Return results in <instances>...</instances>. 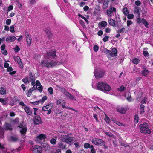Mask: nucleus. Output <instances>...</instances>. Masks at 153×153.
Masks as SVG:
<instances>
[{
    "label": "nucleus",
    "mask_w": 153,
    "mask_h": 153,
    "mask_svg": "<svg viewBox=\"0 0 153 153\" xmlns=\"http://www.w3.org/2000/svg\"><path fill=\"white\" fill-rule=\"evenodd\" d=\"M11 139L12 141H15L17 140L18 139L16 137L12 136L11 137Z\"/></svg>",
    "instance_id": "nucleus-62"
},
{
    "label": "nucleus",
    "mask_w": 153,
    "mask_h": 153,
    "mask_svg": "<svg viewBox=\"0 0 153 153\" xmlns=\"http://www.w3.org/2000/svg\"><path fill=\"white\" fill-rule=\"evenodd\" d=\"M24 109L25 110V111L29 115H30L32 113V112L30 110L29 107L26 106H25V107L24 108Z\"/></svg>",
    "instance_id": "nucleus-24"
},
{
    "label": "nucleus",
    "mask_w": 153,
    "mask_h": 153,
    "mask_svg": "<svg viewBox=\"0 0 153 153\" xmlns=\"http://www.w3.org/2000/svg\"><path fill=\"white\" fill-rule=\"evenodd\" d=\"M125 29V28L124 27H123L120 30H118L117 31V33L118 34H120L122 33L123 30H124Z\"/></svg>",
    "instance_id": "nucleus-56"
},
{
    "label": "nucleus",
    "mask_w": 153,
    "mask_h": 153,
    "mask_svg": "<svg viewBox=\"0 0 153 153\" xmlns=\"http://www.w3.org/2000/svg\"><path fill=\"white\" fill-rule=\"evenodd\" d=\"M117 50L115 48L112 49L109 55H108V57L110 59L113 60L116 58L117 57Z\"/></svg>",
    "instance_id": "nucleus-8"
},
{
    "label": "nucleus",
    "mask_w": 153,
    "mask_h": 153,
    "mask_svg": "<svg viewBox=\"0 0 153 153\" xmlns=\"http://www.w3.org/2000/svg\"><path fill=\"white\" fill-rule=\"evenodd\" d=\"M33 109L34 110V114L36 115L33 118L34 123L35 124H38V116H36L38 114V109L34 108Z\"/></svg>",
    "instance_id": "nucleus-9"
},
{
    "label": "nucleus",
    "mask_w": 153,
    "mask_h": 153,
    "mask_svg": "<svg viewBox=\"0 0 153 153\" xmlns=\"http://www.w3.org/2000/svg\"><path fill=\"white\" fill-rule=\"evenodd\" d=\"M140 60L137 58L133 59L132 60V62L136 64H137L139 63Z\"/></svg>",
    "instance_id": "nucleus-39"
},
{
    "label": "nucleus",
    "mask_w": 153,
    "mask_h": 153,
    "mask_svg": "<svg viewBox=\"0 0 153 153\" xmlns=\"http://www.w3.org/2000/svg\"><path fill=\"white\" fill-rule=\"evenodd\" d=\"M134 14L137 15L138 17L140 16V13L139 11V8L136 7L134 9Z\"/></svg>",
    "instance_id": "nucleus-21"
},
{
    "label": "nucleus",
    "mask_w": 153,
    "mask_h": 153,
    "mask_svg": "<svg viewBox=\"0 0 153 153\" xmlns=\"http://www.w3.org/2000/svg\"><path fill=\"white\" fill-rule=\"evenodd\" d=\"M59 90L62 92L63 93V94L66 96V94H67L68 93V92L66 89L63 88H59Z\"/></svg>",
    "instance_id": "nucleus-29"
},
{
    "label": "nucleus",
    "mask_w": 153,
    "mask_h": 153,
    "mask_svg": "<svg viewBox=\"0 0 153 153\" xmlns=\"http://www.w3.org/2000/svg\"><path fill=\"white\" fill-rule=\"evenodd\" d=\"M105 121L107 123H109L110 121V119L107 116H105Z\"/></svg>",
    "instance_id": "nucleus-60"
},
{
    "label": "nucleus",
    "mask_w": 153,
    "mask_h": 153,
    "mask_svg": "<svg viewBox=\"0 0 153 153\" xmlns=\"http://www.w3.org/2000/svg\"><path fill=\"white\" fill-rule=\"evenodd\" d=\"M109 1L108 0H105L103 5V8L104 9H106L108 7V3Z\"/></svg>",
    "instance_id": "nucleus-27"
},
{
    "label": "nucleus",
    "mask_w": 153,
    "mask_h": 153,
    "mask_svg": "<svg viewBox=\"0 0 153 153\" xmlns=\"http://www.w3.org/2000/svg\"><path fill=\"white\" fill-rule=\"evenodd\" d=\"M53 106V104L52 103H51L45 106H43L42 108V110L44 111H48L49 110V109H51Z\"/></svg>",
    "instance_id": "nucleus-15"
},
{
    "label": "nucleus",
    "mask_w": 153,
    "mask_h": 153,
    "mask_svg": "<svg viewBox=\"0 0 153 153\" xmlns=\"http://www.w3.org/2000/svg\"><path fill=\"white\" fill-rule=\"evenodd\" d=\"M6 100H4V99L0 98V102H1V103H2L3 105H5L6 104Z\"/></svg>",
    "instance_id": "nucleus-51"
},
{
    "label": "nucleus",
    "mask_w": 153,
    "mask_h": 153,
    "mask_svg": "<svg viewBox=\"0 0 153 153\" xmlns=\"http://www.w3.org/2000/svg\"><path fill=\"white\" fill-rule=\"evenodd\" d=\"M46 138V136L44 134H39V139L41 140H44Z\"/></svg>",
    "instance_id": "nucleus-32"
},
{
    "label": "nucleus",
    "mask_w": 153,
    "mask_h": 153,
    "mask_svg": "<svg viewBox=\"0 0 153 153\" xmlns=\"http://www.w3.org/2000/svg\"><path fill=\"white\" fill-rule=\"evenodd\" d=\"M114 122L117 125H118L120 126H124V125L121 123L115 120L114 121Z\"/></svg>",
    "instance_id": "nucleus-45"
},
{
    "label": "nucleus",
    "mask_w": 153,
    "mask_h": 153,
    "mask_svg": "<svg viewBox=\"0 0 153 153\" xmlns=\"http://www.w3.org/2000/svg\"><path fill=\"white\" fill-rule=\"evenodd\" d=\"M142 22L146 27H148V25H149V24L148 22L146 19L144 18H143L142 19Z\"/></svg>",
    "instance_id": "nucleus-35"
},
{
    "label": "nucleus",
    "mask_w": 153,
    "mask_h": 153,
    "mask_svg": "<svg viewBox=\"0 0 153 153\" xmlns=\"http://www.w3.org/2000/svg\"><path fill=\"white\" fill-rule=\"evenodd\" d=\"M117 110L118 112L123 114L126 112V110L124 108L121 106H118L117 108Z\"/></svg>",
    "instance_id": "nucleus-17"
},
{
    "label": "nucleus",
    "mask_w": 153,
    "mask_h": 153,
    "mask_svg": "<svg viewBox=\"0 0 153 153\" xmlns=\"http://www.w3.org/2000/svg\"><path fill=\"white\" fill-rule=\"evenodd\" d=\"M16 39V38L14 36H9L6 38V41L7 42H10L14 41Z\"/></svg>",
    "instance_id": "nucleus-16"
},
{
    "label": "nucleus",
    "mask_w": 153,
    "mask_h": 153,
    "mask_svg": "<svg viewBox=\"0 0 153 153\" xmlns=\"http://www.w3.org/2000/svg\"><path fill=\"white\" fill-rule=\"evenodd\" d=\"M97 89L104 92H108L111 90L110 87L105 82H99L97 84Z\"/></svg>",
    "instance_id": "nucleus-1"
},
{
    "label": "nucleus",
    "mask_w": 153,
    "mask_h": 153,
    "mask_svg": "<svg viewBox=\"0 0 153 153\" xmlns=\"http://www.w3.org/2000/svg\"><path fill=\"white\" fill-rule=\"evenodd\" d=\"M56 51H51L50 52L47 53L48 56L51 58H54L56 56Z\"/></svg>",
    "instance_id": "nucleus-18"
},
{
    "label": "nucleus",
    "mask_w": 153,
    "mask_h": 153,
    "mask_svg": "<svg viewBox=\"0 0 153 153\" xmlns=\"http://www.w3.org/2000/svg\"><path fill=\"white\" fill-rule=\"evenodd\" d=\"M4 129L6 130H12V126L10 123H6L4 126Z\"/></svg>",
    "instance_id": "nucleus-19"
},
{
    "label": "nucleus",
    "mask_w": 153,
    "mask_h": 153,
    "mask_svg": "<svg viewBox=\"0 0 153 153\" xmlns=\"http://www.w3.org/2000/svg\"><path fill=\"white\" fill-rule=\"evenodd\" d=\"M10 32L12 33L15 32L14 27V25H12L10 26Z\"/></svg>",
    "instance_id": "nucleus-46"
},
{
    "label": "nucleus",
    "mask_w": 153,
    "mask_h": 153,
    "mask_svg": "<svg viewBox=\"0 0 153 153\" xmlns=\"http://www.w3.org/2000/svg\"><path fill=\"white\" fill-rule=\"evenodd\" d=\"M43 88V86L41 85V83L39 81V91L40 92H41L42 91Z\"/></svg>",
    "instance_id": "nucleus-50"
},
{
    "label": "nucleus",
    "mask_w": 153,
    "mask_h": 153,
    "mask_svg": "<svg viewBox=\"0 0 153 153\" xmlns=\"http://www.w3.org/2000/svg\"><path fill=\"white\" fill-rule=\"evenodd\" d=\"M91 141L93 143L97 145H104L105 143V141L99 138H92Z\"/></svg>",
    "instance_id": "nucleus-6"
},
{
    "label": "nucleus",
    "mask_w": 153,
    "mask_h": 153,
    "mask_svg": "<svg viewBox=\"0 0 153 153\" xmlns=\"http://www.w3.org/2000/svg\"><path fill=\"white\" fill-rule=\"evenodd\" d=\"M123 11L124 15H127L128 14L129 12L126 7L124 8L123 9Z\"/></svg>",
    "instance_id": "nucleus-36"
},
{
    "label": "nucleus",
    "mask_w": 153,
    "mask_h": 153,
    "mask_svg": "<svg viewBox=\"0 0 153 153\" xmlns=\"http://www.w3.org/2000/svg\"><path fill=\"white\" fill-rule=\"evenodd\" d=\"M84 146L85 148L87 149L90 147V144L88 143H84Z\"/></svg>",
    "instance_id": "nucleus-52"
},
{
    "label": "nucleus",
    "mask_w": 153,
    "mask_h": 153,
    "mask_svg": "<svg viewBox=\"0 0 153 153\" xmlns=\"http://www.w3.org/2000/svg\"><path fill=\"white\" fill-rule=\"evenodd\" d=\"M61 140L64 142H65L69 144L74 140L73 137H69L68 135H63L61 137Z\"/></svg>",
    "instance_id": "nucleus-5"
},
{
    "label": "nucleus",
    "mask_w": 153,
    "mask_h": 153,
    "mask_svg": "<svg viewBox=\"0 0 153 153\" xmlns=\"http://www.w3.org/2000/svg\"><path fill=\"white\" fill-rule=\"evenodd\" d=\"M132 22L131 20H128L127 21V26H129L130 25L132 24Z\"/></svg>",
    "instance_id": "nucleus-64"
},
{
    "label": "nucleus",
    "mask_w": 153,
    "mask_h": 153,
    "mask_svg": "<svg viewBox=\"0 0 153 153\" xmlns=\"http://www.w3.org/2000/svg\"><path fill=\"white\" fill-rule=\"evenodd\" d=\"M149 72V71L146 69H145L142 71V74L145 76H146Z\"/></svg>",
    "instance_id": "nucleus-31"
},
{
    "label": "nucleus",
    "mask_w": 153,
    "mask_h": 153,
    "mask_svg": "<svg viewBox=\"0 0 153 153\" xmlns=\"http://www.w3.org/2000/svg\"><path fill=\"white\" fill-rule=\"evenodd\" d=\"M116 9L114 7H112L111 6H110L108 10H107L106 13L107 15L109 17H111L112 13L113 12H115Z\"/></svg>",
    "instance_id": "nucleus-10"
},
{
    "label": "nucleus",
    "mask_w": 153,
    "mask_h": 153,
    "mask_svg": "<svg viewBox=\"0 0 153 153\" xmlns=\"http://www.w3.org/2000/svg\"><path fill=\"white\" fill-rule=\"evenodd\" d=\"M57 62L53 61L49 62L47 60H44L41 62V65L42 67H46L48 68L53 67L55 66Z\"/></svg>",
    "instance_id": "nucleus-4"
},
{
    "label": "nucleus",
    "mask_w": 153,
    "mask_h": 153,
    "mask_svg": "<svg viewBox=\"0 0 153 153\" xmlns=\"http://www.w3.org/2000/svg\"><path fill=\"white\" fill-rule=\"evenodd\" d=\"M139 127L142 133L150 134L151 133V131L148 127V125L146 122H144L143 124H140Z\"/></svg>",
    "instance_id": "nucleus-2"
},
{
    "label": "nucleus",
    "mask_w": 153,
    "mask_h": 153,
    "mask_svg": "<svg viewBox=\"0 0 153 153\" xmlns=\"http://www.w3.org/2000/svg\"><path fill=\"white\" fill-rule=\"evenodd\" d=\"M45 31L46 34L50 38L52 37V34L51 33V30L49 28L46 29Z\"/></svg>",
    "instance_id": "nucleus-26"
},
{
    "label": "nucleus",
    "mask_w": 153,
    "mask_h": 153,
    "mask_svg": "<svg viewBox=\"0 0 153 153\" xmlns=\"http://www.w3.org/2000/svg\"><path fill=\"white\" fill-rule=\"evenodd\" d=\"M135 3L136 5L138 6H140L141 4L140 1L139 0H137L135 1Z\"/></svg>",
    "instance_id": "nucleus-61"
},
{
    "label": "nucleus",
    "mask_w": 153,
    "mask_h": 153,
    "mask_svg": "<svg viewBox=\"0 0 153 153\" xmlns=\"http://www.w3.org/2000/svg\"><path fill=\"white\" fill-rule=\"evenodd\" d=\"M94 73L95 77L97 79H99L103 76L105 72L103 70L98 68L94 70Z\"/></svg>",
    "instance_id": "nucleus-3"
},
{
    "label": "nucleus",
    "mask_w": 153,
    "mask_h": 153,
    "mask_svg": "<svg viewBox=\"0 0 153 153\" xmlns=\"http://www.w3.org/2000/svg\"><path fill=\"white\" fill-rule=\"evenodd\" d=\"M6 90L5 88L1 87L0 88V94L1 95H4L6 94Z\"/></svg>",
    "instance_id": "nucleus-33"
},
{
    "label": "nucleus",
    "mask_w": 153,
    "mask_h": 153,
    "mask_svg": "<svg viewBox=\"0 0 153 153\" xmlns=\"http://www.w3.org/2000/svg\"><path fill=\"white\" fill-rule=\"evenodd\" d=\"M29 82H32L31 84L33 86H38V80H36V82H35V79L34 77L32 75V74L31 72L29 73V76L27 77Z\"/></svg>",
    "instance_id": "nucleus-7"
},
{
    "label": "nucleus",
    "mask_w": 153,
    "mask_h": 153,
    "mask_svg": "<svg viewBox=\"0 0 153 153\" xmlns=\"http://www.w3.org/2000/svg\"><path fill=\"white\" fill-rule=\"evenodd\" d=\"M48 90L49 93L50 94L52 95L53 94V90L51 87H50L48 88Z\"/></svg>",
    "instance_id": "nucleus-43"
},
{
    "label": "nucleus",
    "mask_w": 153,
    "mask_h": 153,
    "mask_svg": "<svg viewBox=\"0 0 153 153\" xmlns=\"http://www.w3.org/2000/svg\"><path fill=\"white\" fill-rule=\"evenodd\" d=\"M41 146L45 148L46 150H49L51 148L50 146L48 144H46L42 143H41Z\"/></svg>",
    "instance_id": "nucleus-20"
},
{
    "label": "nucleus",
    "mask_w": 153,
    "mask_h": 153,
    "mask_svg": "<svg viewBox=\"0 0 153 153\" xmlns=\"http://www.w3.org/2000/svg\"><path fill=\"white\" fill-rule=\"evenodd\" d=\"M37 87L36 86H33L32 88H31L29 90H26L25 92L26 94L27 95V96L28 97H30L32 94V91L36 89H37ZM38 88H37L38 89Z\"/></svg>",
    "instance_id": "nucleus-13"
},
{
    "label": "nucleus",
    "mask_w": 153,
    "mask_h": 153,
    "mask_svg": "<svg viewBox=\"0 0 153 153\" xmlns=\"http://www.w3.org/2000/svg\"><path fill=\"white\" fill-rule=\"evenodd\" d=\"M138 115L136 114L134 116V121L136 123H137L138 122Z\"/></svg>",
    "instance_id": "nucleus-44"
},
{
    "label": "nucleus",
    "mask_w": 153,
    "mask_h": 153,
    "mask_svg": "<svg viewBox=\"0 0 153 153\" xmlns=\"http://www.w3.org/2000/svg\"><path fill=\"white\" fill-rule=\"evenodd\" d=\"M4 134V129L1 127L0 126V134L2 136Z\"/></svg>",
    "instance_id": "nucleus-47"
},
{
    "label": "nucleus",
    "mask_w": 153,
    "mask_h": 153,
    "mask_svg": "<svg viewBox=\"0 0 153 153\" xmlns=\"http://www.w3.org/2000/svg\"><path fill=\"white\" fill-rule=\"evenodd\" d=\"M61 112V110L59 109H57L55 110V113L56 114H60Z\"/></svg>",
    "instance_id": "nucleus-54"
},
{
    "label": "nucleus",
    "mask_w": 153,
    "mask_h": 153,
    "mask_svg": "<svg viewBox=\"0 0 153 153\" xmlns=\"http://www.w3.org/2000/svg\"><path fill=\"white\" fill-rule=\"evenodd\" d=\"M13 69L12 67L11 66H9L7 69V71L8 72H10L13 71Z\"/></svg>",
    "instance_id": "nucleus-58"
},
{
    "label": "nucleus",
    "mask_w": 153,
    "mask_h": 153,
    "mask_svg": "<svg viewBox=\"0 0 153 153\" xmlns=\"http://www.w3.org/2000/svg\"><path fill=\"white\" fill-rule=\"evenodd\" d=\"M106 135L109 136V137H111L115 139V136L113 134H112L108 132H107L105 133Z\"/></svg>",
    "instance_id": "nucleus-38"
},
{
    "label": "nucleus",
    "mask_w": 153,
    "mask_h": 153,
    "mask_svg": "<svg viewBox=\"0 0 153 153\" xmlns=\"http://www.w3.org/2000/svg\"><path fill=\"white\" fill-rule=\"evenodd\" d=\"M108 36H105L103 38L102 40L104 42H105L108 40Z\"/></svg>",
    "instance_id": "nucleus-63"
},
{
    "label": "nucleus",
    "mask_w": 153,
    "mask_h": 153,
    "mask_svg": "<svg viewBox=\"0 0 153 153\" xmlns=\"http://www.w3.org/2000/svg\"><path fill=\"white\" fill-rule=\"evenodd\" d=\"M14 49L15 53L18 52L20 50L19 48L17 46H16Z\"/></svg>",
    "instance_id": "nucleus-53"
},
{
    "label": "nucleus",
    "mask_w": 153,
    "mask_h": 153,
    "mask_svg": "<svg viewBox=\"0 0 153 153\" xmlns=\"http://www.w3.org/2000/svg\"><path fill=\"white\" fill-rule=\"evenodd\" d=\"M100 24L101 27H105L107 25V22L105 21H102L101 22L99 23V25Z\"/></svg>",
    "instance_id": "nucleus-30"
},
{
    "label": "nucleus",
    "mask_w": 153,
    "mask_h": 153,
    "mask_svg": "<svg viewBox=\"0 0 153 153\" xmlns=\"http://www.w3.org/2000/svg\"><path fill=\"white\" fill-rule=\"evenodd\" d=\"M143 54L145 57H146L149 55L147 51H143Z\"/></svg>",
    "instance_id": "nucleus-59"
},
{
    "label": "nucleus",
    "mask_w": 153,
    "mask_h": 153,
    "mask_svg": "<svg viewBox=\"0 0 153 153\" xmlns=\"http://www.w3.org/2000/svg\"><path fill=\"white\" fill-rule=\"evenodd\" d=\"M58 144L59 145V147L60 148H62V149H64L66 147V145H64V144L62 143H58Z\"/></svg>",
    "instance_id": "nucleus-34"
},
{
    "label": "nucleus",
    "mask_w": 153,
    "mask_h": 153,
    "mask_svg": "<svg viewBox=\"0 0 153 153\" xmlns=\"http://www.w3.org/2000/svg\"><path fill=\"white\" fill-rule=\"evenodd\" d=\"M93 48L95 52H97L99 49V47L97 45H95L94 46Z\"/></svg>",
    "instance_id": "nucleus-57"
},
{
    "label": "nucleus",
    "mask_w": 153,
    "mask_h": 153,
    "mask_svg": "<svg viewBox=\"0 0 153 153\" xmlns=\"http://www.w3.org/2000/svg\"><path fill=\"white\" fill-rule=\"evenodd\" d=\"M66 96L68 97L70 99L75 100H76V97L73 95L72 94H70L69 92L66 94Z\"/></svg>",
    "instance_id": "nucleus-23"
},
{
    "label": "nucleus",
    "mask_w": 153,
    "mask_h": 153,
    "mask_svg": "<svg viewBox=\"0 0 153 153\" xmlns=\"http://www.w3.org/2000/svg\"><path fill=\"white\" fill-rule=\"evenodd\" d=\"M108 22L109 24L112 26H115L116 25L115 21L112 19H111L109 20Z\"/></svg>",
    "instance_id": "nucleus-28"
},
{
    "label": "nucleus",
    "mask_w": 153,
    "mask_h": 153,
    "mask_svg": "<svg viewBox=\"0 0 153 153\" xmlns=\"http://www.w3.org/2000/svg\"><path fill=\"white\" fill-rule=\"evenodd\" d=\"M47 99V97L43 96L41 99L39 100V102L43 103Z\"/></svg>",
    "instance_id": "nucleus-37"
},
{
    "label": "nucleus",
    "mask_w": 153,
    "mask_h": 153,
    "mask_svg": "<svg viewBox=\"0 0 153 153\" xmlns=\"http://www.w3.org/2000/svg\"><path fill=\"white\" fill-rule=\"evenodd\" d=\"M104 52L108 56V55H109V54L111 53V51L107 49L106 48H105L104 50Z\"/></svg>",
    "instance_id": "nucleus-41"
},
{
    "label": "nucleus",
    "mask_w": 153,
    "mask_h": 153,
    "mask_svg": "<svg viewBox=\"0 0 153 153\" xmlns=\"http://www.w3.org/2000/svg\"><path fill=\"white\" fill-rule=\"evenodd\" d=\"M50 142L52 144L55 145L56 143V140L55 139L53 138L50 140Z\"/></svg>",
    "instance_id": "nucleus-42"
},
{
    "label": "nucleus",
    "mask_w": 153,
    "mask_h": 153,
    "mask_svg": "<svg viewBox=\"0 0 153 153\" xmlns=\"http://www.w3.org/2000/svg\"><path fill=\"white\" fill-rule=\"evenodd\" d=\"M25 36L26 41L27 42L28 45L29 46H30L31 44L32 39L27 32H25Z\"/></svg>",
    "instance_id": "nucleus-12"
},
{
    "label": "nucleus",
    "mask_w": 153,
    "mask_h": 153,
    "mask_svg": "<svg viewBox=\"0 0 153 153\" xmlns=\"http://www.w3.org/2000/svg\"><path fill=\"white\" fill-rule=\"evenodd\" d=\"M23 122H22V123H20V125L18 126V127L20 128H22V129L20 130V132L22 134L24 135L25 134L27 130V128L25 126H23Z\"/></svg>",
    "instance_id": "nucleus-11"
},
{
    "label": "nucleus",
    "mask_w": 153,
    "mask_h": 153,
    "mask_svg": "<svg viewBox=\"0 0 153 153\" xmlns=\"http://www.w3.org/2000/svg\"><path fill=\"white\" fill-rule=\"evenodd\" d=\"M14 59L15 61L17 62L20 67L21 68H23V65H22V63L20 57L19 56H17L16 57L14 56Z\"/></svg>",
    "instance_id": "nucleus-14"
},
{
    "label": "nucleus",
    "mask_w": 153,
    "mask_h": 153,
    "mask_svg": "<svg viewBox=\"0 0 153 153\" xmlns=\"http://www.w3.org/2000/svg\"><path fill=\"white\" fill-rule=\"evenodd\" d=\"M22 81L25 83H26L27 82H29L28 77H26L22 79Z\"/></svg>",
    "instance_id": "nucleus-49"
},
{
    "label": "nucleus",
    "mask_w": 153,
    "mask_h": 153,
    "mask_svg": "<svg viewBox=\"0 0 153 153\" xmlns=\"http://www.w3.org/2000/svg\"><path fill=\"white\" fill-rule=\"evenodd\" d=\"M126 89V88L125 87H124L123 85H122L120 87V88H118L117 89L119 91H122L124 90H125Z\"/></svg>",
    "instance_id": "nucleus-40"
},
{
    "label": "nucleus",
    "mask_w": 153,
    "mask_h": 153,
    "mask_svg": "<svg viewBox=\"0 0 153 153\" xmlns=\"http://www.w3.org/2000/svg\"><path fill=\"white\" fill-rule=\"evenodd\" d=\"M137 22L138 23L140 24L142 22V20H141V19L140 17V16H139V17H138L137 16Z\"/></svg>",
    "instance_id": "nucleus-55"
},
{
    "label": "nucleus",
    "mask_w": 153,
    "mask_h": 153,
    "mask_svg": "<svg viewBox=\"0 0 153 153\" xmlns=\"http://www.w3.org/2000/svg\"><path fill=\"white\" fill-rule=\"evenodd\" d=\"M125 97L128 101L131 102V101L132 99L131 96V94L130 93H127L125 94Z\"/></svg>",
    "instance_id": "nucleus-22"
},
{
    "label": "nucleus",
    "mask_w": 153,
    "mask_h": 153,
    "mask_svg": "<svg viewBox=\"0 0 153 153\" xmlns=\"http://www.w3.org/2000/svg\"><path fill=\"white\" fill-rule=\"evenodd\" d=\"M31 150L34 152H38V147L37 145H35L31 148Z\"/></svg>",
    "instance_id": "nucleus-25"
},
{
    "label": "nucleus",
    "mask_w": 153,
    "mask_h": 153,
    "mask_svg": "<svg viewBox=\"0 0 153 153\" xmlns=\"http://www.w3.org/2000/svg\"><path fill=\"white\" fill-rule=\"evenodd\" d=\"M19 122V119L18 118H15L13 121V124H17Z\"/></svg>",
    "instance_id": "nucleus-48"
}]
</instances>
